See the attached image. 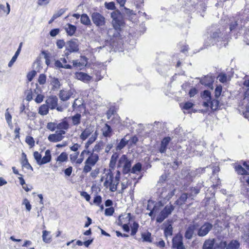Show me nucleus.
Here are the masks:
<instances>
[{
	"instance_id": "1",
	"label": "nucleus",
	"mask_w": 249,
	"mask_h": 249,
	"mask_svg": "<svg viewBox=\"0 0 249 249\" xmlns=\"http://www.w3.org/2000/svg\"><path fill=\"white\" fill-rule=\"evenodd\" d=\"M98 133L95 130L94 126L89 125L82 132L79 136V138L82 141L86 140L89 138L88 141L86 143L85 147L88 148L97 139Z\"/></svg>"
},
{
	"instance_id": "2",
	"label": "nucleus",
	"mask_w": 249,
	"mask_h": 249,
	"mask_svg": "<svg viewBox=\"0 0 249 249\" xmlns=\"http://www.w3.org/2000/svg\"><path fill=\"white\" fill-rule=\"evenodd\" d=\"M104 182V186L106 188H108L112 192H115L117 189V186L119 184L117 182H115V180L111 169H109L105 173L101 179Z\"/></svg>"
},
{
	"instance_id": "3",
	"label": "nucleus",
	"mask_w": 249,
	"mask_h": 249,
	"mask_svg": "<svg viewBox=\"0 0 249 249\" xmlns=\"http://www.w3.org/2000/svg\"><path fill=\"white\" fill-rule=\"evenodd\" d=\"M176 189L173 184H166L164 187L159 189L161 198L169 200L175 194Z\"/></svg>"
},
{
	"instance_id": "4",
	"label": "nucleus",
	"mask_w": 249,
	"mask_h": 249,
	"mask_svg": "<svg viewBox=\"0 0 249 249\" xmlns=\"http://www.w3.org/2000/svg\"><path fill=\"white\" fill-rule=\"evenodd\" d=\"M99 160V156L97 154L91 153L85 162V166L83 168V172L89 173L91 170Z\"/></svg>"
},
{
	"instance_id": "5",
	"label": "nucleus",
	"mask_w": 249,
	"mask_h": 249,
	"mask_svg": "<svg viewBox=\"0 0 249 249\" xmlns=\"http://www.w3.org/2000/svg\"><path fill=\"white\" fill-rule=\"evenodd\" d=\"M131 166V161L127 159L126 155H122L119 160L118 163V167H123L124 173L127 174L128 172L130 171Z\"/></svg>"
},
{
	"instance_id": "6",
	"label": "nucleus",
	"mask_w": 249,
	"mask_h": 249,
	"mask_svg": "<svg viewBox=\"0 0 249 249\" xmlns=\"http://www.w3.org/2000/svg\"><path fill=\"white\" fill-rule=\"evenodd\" d=\"M93 23L97 27H101L106 26V20L104 16L98 12H93L91 15Z\"/></svg>"
},
{
	"instance_id": "7",
	"label": "nucleus",
	"mask_w": 249,
	"mask_h": 249,
	"mask_svg": "<svg viewBox=\"0 0 249 249\" xmlns=\"http://www.w3.org/2000/svg\"><path fill=\"white\" fill-rule=\"evenodd\" d=\"M174 209V207L171 204L167 205L165 208L160 211L158 215L156 220L158 223H161Z\"/></svg>"
},
{
	"instance_id": "8",
	"label": "nucleus",
	"mask_w": 249,
	"mask_h": 249,
	"mask_svg": "<svg viewBox=\"0 0 249 249\" xmlns=\"http://www.w3.org/2000/svg\"><path fill=\"white\" fill-rule=\"evenodd\" d=\"M78 46L79 41L76 39H72L67 42L65 55L68 56L69 55V53L77 52L79 50Z\"/></svg>"
},
{
	"instance_id": "9",
	"label": "nucleus",
	"mask_w": 249,
	"mask_h": 249,
	"mask_svg": "<svg viewBox=\"0 0 249 249\" xmlns=\"http://www.w3.org/2000/svg\"><path fill=\"white\" fill-rule=\"evenodd\" d=\"M66 134L64 130H59L55 132V133L50 134L48 137V140L51 142H56L61 141L64 138V135Z\"/></svg>"
},
{
	"instance_id": "10",
	"label": "nucleus",
	"mask_w": 249,
	"mask_h": 249,
	"mask_svg": "<svg viewBox=\"0 0 249 249\" xmlns=\"http://www.w3.org/2000/svg\"><path fill=\"white\" fill-rule=\"evenodd\" d=\"M243 85L245 89L244 102L247 103L246 106V111L249 113V78L245 79L243 82Z\"/></svg>"
},
{
	"instance_id": "11",
	"label": "nucleus",
	"mask_w": 249,
	"mask_h": 249,
	"mask_svg": "<svg viewBox=\"0 0 249 249\" xmlns=\"http://www.w3.org/2000/svg\"><path fill=\"white\" fill-rule=\"evenodd\" d=\"M75 92V90L72 89L62 90L59 93V98L63 101H67L71 97H74Z\"/></svg>"
},
{
	"instance_id": "12",
	"label": "nucleus",
	"mask_w": 249,
	"mask_h": 249,
	"mask_svg": "<svg viewBox=\"0 0 249 249\" xmlns=\"http://www.w3.org/2000/svg\"><path fill=\"white\" fill-rule=\"evenodd\" d=\"M121 13L118 10H115L111 13V18H112V25L115 29H119L121 26V21L119 19Z\"/></svg>"
},
{
	"instance_id": "13",
	"label": "nucleus",
	"mask_w": 249,
	"mask_h": 249,
	"mask_svg": "<svg viewBox=\"0 0 249 249\" xmlns=\"http://www.w3.org/2000/svg\"><path fill=\"white\" fill-rule=\"evenodd\" d=\"M131 219V214L130 213H126L123 216H120L119 221L120 225H123V228L124 230L126 232L129 231V227L126 223L130 221Z\"/></svg>"
},
{
	"instance_id": "14",
	"label": "nucleus",
	"mask_w": 249,
	"mask_h": 249,
	"mask_svg": "<svg viewBox=\"0 0 249 249\" xmlns=\"http://www.w3.org/2000/svg\"><path fill=\"white\" fill-rule=\"evenodd\" d=\"M172 247L176 249H184L182 242V237L180 235H177L172 240Z\"/></svg>"
},
{
	"instance_id": "15",
	"label": "nucleus",
	"mask_w": 249,
	"mask_h": 249,
	"mask_svg": "<svg viewBox=\"0 0 249 249\" xmlns=\"http://www.w3.org/2000/svg\"><path fill=\"white\" fill-rule=\"evenodd\" d=\"M213 228V225L209 223H206L202 225L198 231L199 236H204L207 235Z\"/></svg>"
},
{
	"instance_id": "16",
	"label": "nucleus",
	"mask_w": 249,
	"mask_h": 249,
	"mask_svg": "<svg viewBox=\"0 0 249 249\" xmlns=\"http://www.w3.org/2000/svg\"><path fill=\"white\" fill-rule=\"evenodd\" d=\"M58 99L56 96H51L46 101V103L51 109H54L57 105Z\"/></svg>"
},
{
	"instance_id": "17",
	"label": "nucleus",
	"mask_w": 249,
	"mask_h": 249,
	"mask_svg": "<svg viewBox=\"0 0 249 249\" xmlns=\"http://www.w3.org/2000/svg\"><path fill=\"white\" fill-rule=\"evenodd\" d=\"M141 234L142 242L149 243L152 242L153 238L152 237V234L150 232L148 231L142 232H141Z\"/></svg>"
},
{
	"instance_id": "18",
	"label": "nucleus",
	"mask_w": 249,
	"mask_h": 249,
	"mask_svg": "<svg viewBox=\"0 0 249 249\" xmlns=\"http://www.w3.org/2000/svg\"><path fill=\"white\" fill-rule=\"evenodd\" d=\"M215 243L214 239H208L204 242L203 249H215Z\"/></svg>"
},
{
	"instance_id": "19",
	"label": "nucleus",
	"mask_w": 249,
	"mask_h": 249,
	"mask_svg": "<svg viewBox=\"0 0 249 249\" xmlns=\"http://www.w3.org/2000/svg\"><path fill=\"white\" fill-rule=\"evenodd\" d=\"M75 76L77 79L81 80L84 82H88L91 79V76L82 72L76 73Z\"/></svg>"
},
{
	"instance_id": "20",
	"label": "nucleus",
	"mask_w": 249,
	"mask_h": 249,
	"mask_svg": "<svg viewBox=\"0 0 249 249\" xmlns=\"http://www.w3.org/2000/svg\"><path fill=\"white\" fill-rule=\"evenodd\" d=\"M214 81V78L211 76H205L203 78L200 80V83L202 85L207 86L210 88H212V84Z\"/></svg>"
},
{
	"instance_id": "21",
	"label": "nucleus",
	"mask_w": 249,
	"mask_h": 249,
	"mask_svg": "<svg viewBox=\"0 0 249 249\" xmlns=\"http://www.w3.org/2000/svg\"><path fill=\"white\" fill-rule=\"evenodd\" d=\"M171 139L170 137L164 138L161 142L160 147V151L161 153H164L166 152L167 149V146L168 145Z\"/></svg>"
},
{
	"instance_id": "22",
	"label": "nucleus",
	"mask_w": 249,
	"mask_h": 249,
	"mask_svg": "<svg viewBox=\"0 0 249 249\" xmlns=\"http://www.w3.org/2000/svg\"><path fill=\"white\" fill-rule=\"evenodd\" d=\"M202 97L205 100V101L203 103V106L205 107H209V101L211 100V92L208 90L204 91Z\"/></svg>"
},
{
	"instance_id": "23",
	"label": "nucleus",
	"mask_w": 249,
	"mask_h": 249,
	"mask_svg": "<svg viewBox=\"0 0 249 249\" xmlns=\"http://www.w3.org/2000/svg\"><path fill=\"white\" fill-rule=\"evenodd\" d=\"M103 135L106 137L110 138L112 135V129L111 127L106 124L102 129Z\"/></svg>"
},
{
	"instance_id": "24",
	"label": "nucleus",
	"mask_w": 249,
	"mask_h": 249,
	"mask_svg": "<svg viewBox=\"0 0 249 249\" xmlns=\"http://www.w3.org/2000/svg\"><path fill=\"white\" fill-rule=\"evenodd\" d=\"M51 159L52 156L51 154V151L50 150L48 149L46 150L45 152V156L41 158L40 165L49 162L51 160Z\"/></svg>"
},
{
	"instance_id": "25",
	"label": "nucleus",
	"mask_w": 249,
	"mask_h": 249,
	"mask_svg": "<svg viewBox=\"0 0 249 249\" xmlns=\"http://www.w3.org/2000/svg\"><path fill=\"white\" fill-rule=\"evenodd\" d=\"M69 119L71 121V123L73 125H78L81 123V115L79 113H76L69 117Z\"/></svg>"
},
{
	"instance_id": "26",
	"label": "nucleus",
	"mask_w": 249,
	"mask_h": 249,
	"mask_svg": "<svg viewBox=\"0 0 249 249\" xmlns=\"http://www.w3.org/2000/svg\"><path fill=\"white\" fill-rule=\"evenodd\" d=\"M76 29V26L71 24H67L65 26V30L68 35L71 36L75 32Z\"/></svg>"
},
{
	"instance_id": "27",
	"label": "nucleus",
	"mask_w": 249,
	"mask_h": 249,
	"mask_svg": "<svg viewBox=\"0 0 249 249\" xmlns=\"http://www.w3.org/2000/svg\"><path fill=\"white\" fill-rule=\"evenodd\" d=\"M42 240L45 243H50L52 241L51 232L47 231H42Z\"/></svg>"
},
{
	"instance_id": "28",
	"label": "nucleus",
	"mask_w": 249,
	"mask_h": 249,
	"mask_svg": "<svg viewBox=\"0 0 249 249\" xmlns=\"http://www.w3.org/2000/svg\"><path fill=\"white\" fill-rule=\"evenodd\" d=\"M127 136V135H126L124 138H122L120 142L119 143H118V144L116 147V151L121 150L128 143L129 140L126 139V137Z\"/></svg>"
},
{
	"instance_id": "29",
	"label": "nucleus",
	"mask_w": 249,
	"mask_h": 249,
	"mask_svg": "<svg viewBox=\"0 0 249 249\" xmlns=\"http://www.w3.org/2000/svg\"><path fill=\"white\" fill-rule=\"evenodd\" d=\"M118 157V154L115 152L112 155L111 157L109 163V169H111V171L114 169Z\"/></svg>"
},
{
	"instance_id": "30",
	"label": "nucleus",
	"mask_w": 249,
	"mask_h": 249,
	"mask_svg": "<svg viewBox=\"0 0 249 249\" xmlns=\"http://www.w3.org/2000/svg\"><path fill=\"white\" fill-rule=\"evenodd\" d=\"M239 247V242L235 240H232L227 245L226 249H238Z\"/></svg>"
},
{
	"instance_id": "31",
	"label": "nucleus",
	"mask_w": 249,
	"mask_h": 249,
	"mask_svg": "<svg viewBox=\"0 0 249 249\" xmlns=\"http://www.w3.org/2000/svg\"><path fill=\"white\" fill-rule=\"evenodd\" d=\"M83 107V101L82 99H76L74 101L72 105L73 109L74 110L77 108Z\"/></svg>"
},
{
	"instance_id": "32",
	"label": "nucleus",
	"mask_w": 249,
	"mask_h": 249,
	"mask_svg": "<svg viewBox=\"0 0 249 249\" xmlns=\"http://www.w3.org/2000/svg\"><path fill=\"white\" fill-rule=\"evenodd\" d=\"M49 107L46 103L41 105L39 108L38 113L43 116L47 115L49 112Z\"/></svg>"
},
{
	"instance_id": "33",
	"label": "nucleus",
	"mask_w": 249,
	"mask_h": 249,
	"mask_svg": "<svg viewBox=\"0 0 249 249\" xmlns=\"http://www.w3.org/2000/svg\"><path fill=\"white\" fill-rule=\"evenodd\" d=\"M68 154L65 152H62L57 158L56 161L58 164L59 165L60 163L67 161L68 160Z\"/></svg>"
},
{
	"instance_id": "34",
	"label": "nucleus",
	"mask_w": 249,
	"mask_h": 249,
	"mask_svg": "<svg viewBox=\"0 0 249 249\" xmlns=\"http://www.w3.org/2000/svg\"><path fill=\"white\" fill-rule=\"evenodd\" d=\"M57 129L59 130H67L69 127V124L66 121H63L61 123L57 124Z\"/></svg>"
},
{
	"instance_id": "35",
	"label": "nucleus",
	"mask_w": 249,
	"mask_h": 249,
	"mask_svg": "<svg viewBox=\"0 0 249 249\" xmlns=\"http://www.w3.org/2000/svg\"><path fill=\"white\" fill-rule=\"evenodd\" d=\"M81 22L86 25H89L91 24L90 20L87 14H83L81 16Z\"/></svg>"
},
{
	"instance_id": "36",
	"label": "nucleus",
	"mask_w": 249,
	"mask_h": 249,
	"mask_svg": "<svg viewBox=\"0 0 249 249\" xmlns=\"http://www.w3.org/2000/svg\"><path fill=\"white\" fill-rule=\"evenodd\" d=\"M55 67L58 68H64L66 69H71V66L68 64H63L60 60H57L55 61L54 63Z\"/></svg>"
},
{
	"instance_id": "37",
	"label": "nucleus",
	"mask_w": 249,
	"mask_h": 249,
	"mask_svg": "<svg viewBox=\"0 0 249 249\" xmlns=\"http://www.w3.org/2000/svg\"><path fill=\"white\" fill-rule=\"evenodd\" d=\"M162 206L163 205L161 202H156V203H154L152 210L154 211V213L156 214L161 210Z\"/></svg>"
},
{
	"instance_id": "38",
	"label": "nucleus",
	"mask_w": 249,
	"mask_h": 249,
	"mask_svg": "<svg viewBox=\"0 0 249 249\" xmlns=\"http://www.w3.org/2000/svg\"><path fill=\"white\" fill-rule=\"evenodd\" d=\"M21 44H20V46H21ZM20 51V46H19V48L18 49L17 52H16L12 58L11 60L10 61V62L8 63V67H11L14 62L16 61L18 55H19V52Z\"/></svg>"
},
{
	"instance_id": "39",
	"label": "nucleus",
	"mask_w": 249,
	"mask_h": 249,
	"mask_svg": "<svg viewBox=\"0 0 249 249\" xmlns=\"http://www.w3.org/2000/svg\"><path fill=\"white\" fill-rule=\"evenodd\" d=\"M235 171L237 174L244 175H249V173L241 165H238L235 168Z\"/></svg>"
},
{
	"instance_id": "40",
	"label": "nucleus",
	"mask_w": 249,
	"mask_h": 249,
	"mask_svg": "<svg viewBox=\"0 0 249 249\" xmlns=\"http://www.w3.org/2000/svg\"><path fill=\"white\" fill-rule=\"evenodd\" d=\"M188 198L187 194L184 193L181 195L180 197L176 201L178 204L181 205L185 203Z\"/></svg>"
},
{
	"instance_id": "41",
	"label": "nucleus",
	"mask_w": 249,
	"mask_h": 249,
	"mask_svg": "<svg viewBox=\"0 0 249 249\" xmlns=\"http://www.w3.org/2000/svg\"><path fill=\"white\" fill-rule=\"evenodd\" d=\"M210 104V107L213 110H215L217 109L219 106V102L217 100L213 99L209 101V104Z\"/></svg>"
},
{
	"instance_id": "42",
	"label": "nucleus",
	"mask_w": 249,
	"mask_h": 249,
	"mask_svg": "<svg viewBox=\"0 0 249 249\" xmlns=\"http://www.w3.org/2000/svg\"><path fill=\"white\" fill-rule=\"evenodd\" d=\"M142 168V164L138 162L135 164L132 168L130 169V171L132 173L135 174L138 172H140Z\"/></svg>"
},
{
	"instance_id": "43",
	"label": "nucleus",
	"mask_w": 249,
	"mask_h": 249,
	"mask_svg": "<svg viewBox=\"0 0 249 249\" xmlns=\"http://www.w3.org/2000/svg\"><path fill=\"white\" fill-rule=\"evenodd\" d=\"M173 228L171 225H168L164 230V234L166 237L170 236L172 235Z\"/></svg>"
},
{
	"instance_id": "44",
	"label": "nucleus",
	"mask_w": 249,
	"mask_h": 249,
	"mask_svg": "<svg viewBox=\"0 0 249 249\" xmlns=\"http://www.w3.org/2000/svg\"><path fill=\"white\" fill-rule=\"evenodd\" d=\"M51 85L53 87L54 89H58L60 87V83L59 80L56 78H52L51 82Z\"/></svg>"
},
{
	"instance_id": "45",
	"label": "nucleus",
	"mask_w": 249,
	"mask_h": 249,
	"mask_svg": "<svg viewBox=\"0 0 249 249\" xmlns=\"http://www.w3.org/2000/svg\"><path fill=\"white\" fill-rule=\"evenodd\" d=\"M103 143L102 142H100L96 143L93 148V153L94 152H99L103 148Z\"/></svg>"
},
{
	"instance_id": "46",
	"label": "nucleus",
	"mask_w": 249,
	"mask_h": 249,
	"mask_svg": "<svg viewBox=\"0 0 249 249\" xmlns=\"http://www.w3.org/2000/svg\"><path fill=\"white\" fill-rule=\"evenodd\" d=\"M89 153V151H87L86 150H83L80 155V158L78 159L77 160V164H81L83 161L84 160V159L85 158V154H88Z\"/></svg>"
},
{
	"instance_id": "47",
	"label": "nucleus",
	"mask_w": 249,
	"mask_h": 249,
	"mask_svg": "<svg viewBox=\"0 0 249 249\" xmlns=\"http://www.w3.org/2000/svg\"><path fill=\"white\" fill-rule=\"evenodd\" d=\"M78 155L79 152H74L72 154H71L70 155V159L72 163L75 162L76 164H77V160L79 159L78 158Z\"/></svg>"
},
{
	"instance_id": "48",
	"label": "nucleus",
	"mask_w": 249,
	"mask_h": 249,
	"mask_svg": "<svg viewBox=\"0 0 249 249\" xmlns=\"http://www.w3.org/2000/svg\"><path fill=\"white\" fill-rule=\"evenodd\" d=\"M105 7L108 10H115L116 7L114 2H105Z\"/></svg>"
},
{
	"instance_id": "49",
	"label": "nucleus",
	"mask_w": 249,
	"mask_h": 249,
	"mask_svg": "<svg viewBox=\"0 0 249 249\" xmlns=\"http://www.w3.org/2000/svg\"><path fill=\"white\" fill-rule=\"evenodd\" d=\"M23 155L24 156L25 159L22 161V165L25 167L26 168L28 169H31V170H33V169L30 163L28 162V160L26 157V155L23 153Z\"/></svg>"
},
{
	"instance_id": "50",
	"label": "nucleus",
	"mask_w": 249,
	"mask_h": 249,
	"mask_svg": "<svg viewBox=\"0 0 249 249\" xmlns=\"http://www.w3.org/2000/svg\"><path fill=\"white\" fill-rule=\"evenodd\" d=\"M8 108H7L5 113V118L7 123L9 125L12 124V116L8 111Z\"/></svg>"
},
{
	"instance_id": "51",
	"label": "nucleus",
	"mask_w": 249,
	"mask_h": 249,
	"mask_svg": "<svg viewBox=\"0 0 249 249\" xmlns=\"http://www.w3.org/2000/svg\"><path fill=\"white\" fill-rule=\"evenodd\" d=\"M227 243L225 241H221L219 243H215V249H224L227 248Z\"/></svg>"
},
{
	"instance_id": "52",
	"label": "nucleus",
	"mask_w": 249,
	"mask_h": 249,
	"mask_svg": "<svg viewBox=\"0 0 249 249\" xmlns=\"http://www.w3.org/2000/svg\"><path fill=\"white\" fill-rule=\"evenodd\" d=\"M34 157L36 160L37 164L39 165H40V162L42 158L41 154L39 153L37 151H36L34 153Z\"/></svg>"
},
{
	"instance_id": "53",
	"label": "nucleus",
	"mask_w": 249,
	"mask_h": 249,
	"mask_svg": "<svg viewBox=\"0 0 249 249\" xmlns=\"http://www.w3.org/2000/svg\"><path fill=\"white\" fill-rule=\"evenodd\" d=\"M22 204L25 205L26 209L28 212H30L31 211L32 206L29 201L27 198L23 199Z\"/></svg>"
},
{
	"instance_id": "54",
	"label": "nucleus",
	"mask_w": 249,
	"mask_h": 249,
	"mask_svg": "<svg viewBox=\"0 0 249 249\" xmlns=\"http://www.w3.org/2000/svg\"><path fill=\"white\" fill-rule=\"evenodd\" d=\"M0 10H2L8 15L10 11V5L8 3H6V6L5 7L4 5L0 4Z\"/></svg>"
},
{
	"instance_id": "55",
	"label": "nucleus",
	"mask_w": 249,
	"mask_h": 249,
	"mask_svg": "<svg viewBox=\"0 0 249 249\" xmlns=\"http://www.w3.org/2000/svg\"><path fill=\"white\" fill-rule=\"evenodd\" d=\"M65 12V10L64 9H61L59 11H57L52 17V20H54L56 18L61 16Z\"/></svg>"
},
{
	"instance_id": "56",
	"label": "nucleus",
	"mask_w": 249,
	"mask_h": 249,
	"mask_svg": "<svg viewBox=\"0 0 249 249\" xmlns=\"http://www.w3.org/2000/svg\"><path fill=\"white\" fill-rule=\"evenodd\" d=\"M46 127L52 131H53L55 128L57 129V124L53 122L48 123Z\"/></svg>"
},
{
	"instance_id": "57",
	"label": "nucleus",
	"mask_w": 249,
	"mask_h": 249,
	"mask_svg": "<svg viewBox=\"0 0 249 249\" xmlns=\"http://www.w3.org/2000/svg\"><path fill=\"white\" fill-rule=\"evenodd\" d=\"M25 141L31 147L34 146L35 141L33 137L31 136L26 137Z\"/></svg>"
},
{
	"instance_id": "58",
	"label": "nucleus",
	"mask_w": 249,
	"mask_h": 249,
	"mask_svg": "<svg viewBox=\"0 0 249 249\" xmlns=\"http://www.w3.org/2000/svg\"><path fill=\"white\" fill-rule=\"evenodd\" d=\"M46 81V76L44 74H41L39 75L38 82L40 85H44Z\"/></svg>"
},
{
	"instance_id": "59",
	"label": "nucleus",
	"mask_w": 249,
	"mask_h": 249,
	"mask_svg": "<svg viewBox=\"0 0 249 249\" xmlns=\"http://www.w3.org/2000/svg\"><path fill=\"white\" fill-rule=\"evenodd\" d=\"M138 228H139V224L136 222H134L133 224V225L131 227V234L132 235H134L136 233V232L138 231Z\"/></svg>"
},
{
	"instance_id": "60",
	"label": "nucleus",
	"mask_w": 249,
	"mask_h": 249,
	"mask_svg": "<svg viewBox=\"0 0 249 249\" xmlns=\"http://www.w3.org/2000/svg\"><path fill=\"white\" fill-rule=\"evenodd\" d=\"M194 104L190 102H187L184 104L182 107V109L187 110L192 108Z\"/></svg>"
},
{
	"instance_id": "61",
	"label": "nucleus",
	"mask_w": 249,
	"mask_h": 249,
	"mask_svg": "<svg viewBox=\"0 0 249 249\" xmlns=\"http://www.w3.org/2000/svg\"><path fill=\"white\" fill-rule=\"evenodd\" d=\"M193 231L192 229L190 228L187 230L185 233V237L187 239H191L193 237Z\"/></svg>"
},
{
	"instance_id": "62",
	"label": "nucleus",
	"mask_w": 249,
	"mask_h": 249,
	"mask_svg": "<svg viewBox=\"0 0 249 249\" xmlns=\"http://www.w3.org/2000/svg\"><path fill=\"white\" fill-rule=\"evenodd\" d=\"M102 202V197L100 196H96L93 200V203L97 205V206H99Z\"/></svg>"
},
{
	"instance_id": "63",
	"label": "nucleus",
	"mask_w": 249,
	"mask_h": 249,
	"mask_svg": "<svg viewBox=\"0 0 249 249\" xmlns=\"http://www.w3.org/2000/svg\"><path fill=\"white\" fill-rule=\"evenodd\" d=\"M114 212V209L112 207H110L108 208H107L105 210V215L107 216H110L112 215Z\"/></svg>"
},
{
	"instance_id": "64",
	"label": "nucleus",
	"mask_w": 249,
	"mask_h": 249,
	"mask_svg": "<svg viewBox=\"0 0 249 249\" xmlns=\"http://www.w3.org/2000/svg\"><path fill=\"white\" fill-rule=\"evenodd\" d=\"M44 98V95L39 94L36 96V98H35V102L37 104L40 103L43 101Z\"/></svg>"
}]
</instances>
